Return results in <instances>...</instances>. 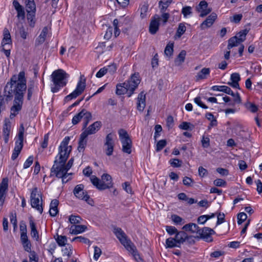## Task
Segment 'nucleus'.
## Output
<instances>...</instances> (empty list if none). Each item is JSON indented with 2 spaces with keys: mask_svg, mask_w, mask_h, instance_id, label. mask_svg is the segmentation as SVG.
<instances>
[{
  "mask_svg": "<svg viewBox=\"0 0 262 262\" xmlns=\"http://www.w3.org/2000/svg\"><path fill=\"white\" fill-rule=\"evenodd\" d=\"M70 138L66 137L62 142L61 143L59 147V154L56 157L54 161H57L56 167L61 168V169L68 171L72 166L74 162V159H70L67 164L66 162L69 158L70 152L71 151V146H68Z\"/></svg>",
  "mask_w": 262,
  "mask_h": 262,
  "instance_id": "f257e3e1",
  "label": "nucleus"
},
{
  "mask_svg": "<svg viewBox=\"0 0 262 262\" xmlns=\"http://www.w3.org/2000/svg\"><path fill=\"white\" fill-rule=\"evenodd\" d=\"M140 82L138 74H134L130 78L123 83H119L116 85V93L117 95H121L126 93L128 97H130L134 93V91L137 88Z\"/></svg>",
  "mask_w": 262,
  "mask_h": 262,
  "instance_id": "f03ea898",
  "label": "nucleus"
},
{
  "mask_svg": "<svg viewBox=\"0 0 262 262\" xmlns=\"http://www.w3.org/2000/svg\"><path fill=\"white\" fill-rule=\"evenodd\" d=\"M69 76V74L62 69L54 71L51 75L52 81L54 84V86L51 87L52 92L56 93L61 88L66 86Z\"/></svg>",
  "mask_w": 262,
  "mask_h": 262,
  "instance_id": "7ed1b4c3",
  "label": "nucleus"
},
{
  "mask_svg": "<svg viewBox=\"0 0 262 262\" xmlns=\"http://www.w3.org/2000/svg\"><path fill=\"white\" fill-rule=\"evenodd\" d=\"M102 125L100 121H96L90 125L88 127H86L84 130L81 134L78 142V150L79 152L83 151L86 145V137L90 135L95 134L99 130Z\"/></svg>",
  "mask_w": 262,
  "mask_h": 262,
  "instance_id": "20e7f679",
  "label": "nucleus"
},
{
  "mask_svg": "<svg viewBox=\"0 0 262 262\" xmlns=\"http://www.w3.org/2000/svg\"><path fill=\"white\" fill-rule=\"evenodd\" d=\"M83 119L82 130L85 129L90 121L92 119V114L83 108L79 113L75 115L72 120L73 125L78 123Z\"/></svg>",
  "mask_w": 262,
  "mask_h": 262,
  "instance_id": "39448f33",
  "label": "nucleus"
},
{
  "mask_svg": "<svg viewBox=\"0 0 262 262\" xmlns=\"http://www.w3.org/2000/svg\"><path fill=\"white\" fill-rule=\"evenodd\" d=\"M27 18L29 26L34 27L35 24L36 5L34 0H25Z\"/></svg>",
  "mask_w": 262,
  "mask_h": 262,
  "instance_id": "423d86ee",
  "label": "nucleus"
},
{
  "mask_svg": "<svg viewBox=\"0 0 262 262\" xmlns=\"http://www.w3.org/2000/svg\"><path fill=\"white\" fill-rule=\"evenodd\" d=\"M85 81L86 79L84 78V75H81L76 89L72 93L65 97V101H69L81 95L85 90L86 86Z\"/></svg>",
  "mask_w": 262,
  "mask_h": 262,
  "instance_id": "0eeeda50",
  "label": "nucleus"
},
{
  "mask_svg": "<svg viewBox=\"0 0 262 262\" xmlns=\"http://www.w3.org/2000/svg\"><path fill=\"white\" fill-rule=\"evenodd\" d=\"M84 186L82 184H79L75 186L73 190L74 194L79 199L84 200L89 204L93 206L94 201L90 198L86 192L83 190Z\"/></svg>",
  "mask_w": 262,
  "mask_h": 262,
  "instance_id": "6e6552de",
  "label": "nucleus"
},
{
  "mask_svg": "<svg viewBox=\"0 0 262 262\" xmlns=\"http://www.w3.org/2000/svg\"><path fill=\"white\" fill-rule=\"evenodd\" d=\"M113 232L125 248L133 243L129 239L127 238L126 234L121 228L115 227Z\"/></svg>",
  "mask_w": 262,
  "mask_h": 262,
  "instance_id": "1a4fd4ad",
  "label": "nucleus"
},
{
  "mask_svg": "<svg viewBox=\"0 0 262 262\" xmlns=\"http://www.w3.org/2000/svg\"><path fill=\"white\" fill-rule=\"evenodd\" d=\"M56 162L57 161H54V164L51 169V176H52L53 175L52 173H53L56 177L58 178H62V182L63 183H66L71 179V178L70 177L67 179L68 177V171L61 169V168H59L56 167Z\"/></svg>",
  "mask_w": 262,
  "mask_h": 262,
  "instance_id": "9d476101",
  "label": "nucleus"
},
{
  "mask_svg": "<svg viewBox=\"0 0 262 262\" xmlns=\"http://www.w3.org/2000/svg\"><path fill=\"white\" fill-rule=\"evenodd\" d=\"M38 189L37 187L33 189L31 193V205L33 208H36L40 213L43 211V208L41 205H40L39 197L41 196L37 193Z\"/></svg>",
  "mask_w": 262,
  "mask_h": 262,
  "instance_id": "9b49d317",
  "label": "nucleus"
},
{
  "mask_svg": "<svg viewBox=\"0 0 262 262\" xmlns=\"http://www.w3.org/2000/svg\"><path fill=\"white\" fill-rule=\"evenodd\" d=\"M114 135L112 133H110L107 135L104 145L106 146L105 149V153L107 156H111L113 154L114 147V141L113 140Z\"/></svg>",
  "mask_w": 262,
  "mask_h": 262,
  "instance_id": "f8f14e48",
  "label": "nucleus"
},
{
  "mask_svg": "<svg viewBox=\"0 0 262 262\" xmlns=\"http://www.w3.org/2000/svg\"><path fill=\"white\" fill-rule=\"evenodd\" d=\"M8 189V179L7 178H3L0 183V207L4 203Z\"/></svg>",
  "mask_w": 262,
  "mask_h": 262,
  "instance_id": "ddd939ff",
  "label": "nucleus"
},
{
  "mask_svg": "<svg viewBox=\"0 0 262 262\" xmlns=\"http://www.w3.org/2000/svg\"><path fill=\"white\" fill-rule=\"evenodd\" d=\"M198 233L200 238L204 239L206 242H211L213 239L211 235L214 234L215 231L209 227H204L201 229H199Z\"/></svg>",
  "mask_w": 262,
  "mask_h": 262,
  "instance_id": "4468645a",
  "label": "nucleus"
},
{
  "mask_svg": "<svg viewBox=\"0 0 262 262\" xmlns=\"http://www.w3.org/2000/svg\"><path fill=\"white\" fill-rule=\"evenodd\" d=\"M196 10L201 12L200 16L203 17L211 12L212 9L208 7V3L205 1H201L196 8Z\"/></svg>",
  "mask_w": 262,
  "mask_h": 262,
  "instance_id": "2eb2a0df",
  "label": "nucleus"
},
{
  "mask_svg": "<svg viewBox=\"0 0 262 262\" xmlns=\"http://www.w3.org/2000/svg\"><path fill=\"white\" fill-rule=\"evenodd\" d=\"M160 20V17L157 14H155L152 17L149 27V31L151 34H156L159 30Z\"/></svg>",
  "mask_w": 262,
  "mask_h": 262,
  "instance_id": "dca6fc26",
  "label": "nucleus"
},
{
  "mask_svg": "<svg viewBox=\"0 0 262 262\" xmlns=\"http://www.w3.org/2000/svg\"><path fill=\"white\" fill-rule=\"evenodd\" d=\"M217 18L215 13H212L202 23L201 28L202 29H205L210 27L213 24L214 21Z\"/></svg>",
  "mask_w": 262,
  "mask_h": 262,
  "instance_id": "f3484780",
  "label": "nucleus"
},
{
  "mask_svg": "<svg viewBox=\"0 0 262 262\" xmlns=\"http://www.w3.org/2000/svg\"><path fill=\"white\" fill-rule=\"evenodd\" d=\"M123 152L130 154L132 152V142L130 138L122 139L121 141Z\"/></svg>",
  "mask_w": 262,
  "mask_h": 262,
  "instance_id": "a211bd4d",
  "label": "nucleus"
},
{
  "mask_svg": "<svg viewBox=\"0 0 262 262\" xmlns=\"http://www.w3.org/2000/svg\"><path fill=\"white\" fill-rule=\"evenodd\" d=\"M137 108L139 111L142 112L145 107V94L144 92H141L137 98Z\"/></svg>",
  "mask_w": 262,
  "mask_h": 262,
  "instance_id": "6ab92c4d",
  "label": "nucleus"
},
{
  "mask_svg": "<svg viewBox=\"0 0 262 262\" xmlns=\"http://www.w3.org/2000/svg\"><path fill=\"white\" fill-rule=\"evenodd\" d=\"M244 41V38H238L236 36L230 38L228 40V44L227 49L231 50L235 47H237L241 45V43Z\"/></svg>",
  "mask_w": 262,
  "mask_h": 262,
  "instance_id": "aec40b11",
  "label": "nucleus"
},
{
  "mask_svg": "<svg viewBox=\"0 0 262 262\" xmlns=\"http://www.w3.org/2000/svg\"><path fill=\"white\" fill-rule=\"evenodd\" d=\"M127 251L132 253L133 256H134L135 259L137 262H143L142 259L141 258L140 255L139 254L137 248L135 245L132 243L129 246L125 248Z\"/></svg>",
  "mask_w": 262,
  "mask_h": 262,
  "instance_id": "412c9836",
  "label": "nucleus"
},
{
  "mask_svg": "<svg viewBox=\"0 0 262 262\" xmlns=\"http://www.w3.org/2000/svg\"><path fill=\"white\" fill-rule=\"evenodd\" d=\"M13 6L17 11V17L18 18H21L24 19L25 17V12L23 6L20 5L17 0L13 1Z\"/></svg>",
  "mask_w": 262,
  "mask_h": 262,
  "instance_id": "4be33fe9",
  "label": "nucleus"
},
{
  "mask_svg": "<svg viewBox=\"0 0 262 262\" xmlns=\"http://www.w3.org/2000/svg\"><path fill=\"white\" fill-rule=\"evenodd\" d=\"M211 90L213 91L223 92L231 96L234 95V93L233 92L231 89L229 87L226 85H214L211 87Z\"/></svg>",
  "mask_w": 262,
  "mask_h": 262,
  "instance_id": "5701e85b",
  "label": "nucleus"
},
{
  "mask_svg": "<svg viewBox=\"0 0 262 262\" xmlns=\"http://www.w3.org/2000/svg\"><path fill=\"white\" fill-rule=\"evenodd\" d=\"M86 229L85 225H73L70 228V233L76 235L84 232Z\"/></svg>",
  "mask_w": 262,
  "mask_h": 262,
  "instance_id": "b1692460",
  "label": "nucleus"
},
{
  "mask_svg": "<svg viewBox=\"0 0 262 262\" xmlns=\"http://www.w3.org/2000/svg\"><path fill=\"white\" fill-rule=\"evenodd\" d=\"M12 40L9 30L5 28L4 30V37L3 38L1 46L4 47L7 45L11 44Z\"/></svg>",
  "mask_w": 262,
  "mask_h": 262,
  "instance_id": "393cba45",
  "label": "nucleus"
},
{
  "mask_svg": "<svg viewBox=\"0 0 262 262\" xmlns=\"http://www.w3.org/2000/svg\"><path fill=\"white\" fill-rule=\"evenodd\" d=\"M47 32L48 29L47 27H44L42 30L41 31V33L35 40L36 46H38L45 42L47 36Z\"/></svg>",
  "mask_w": 262,
  "mask_h": 262,
  "instance_id": "a878e982",
  "label": "nucleus"
},
{
  "mask_svg": "<svg viewBox=\"0 0 262 262\" xmlns=\"http://www.w3.org/2000/svg\"><path fill=\"white\" fill-rule=\"evenodd\" d=\"M187 237V234L184 231H178L174 237L178 244L181 245L186 242V238Z\"/></svg>",
  "mask_w": 262,
  "mask_h": 262,
  "instance_id": "bb28decb",
  "label": "nucleus"
},
{
  "mask_svg": "<svg viewBox=\"0 0 262 262\" xmlns=\"http://www.w3.org/2000/svg\"><path fill=\"white\" fill-rule=\"evenodd\" d=\"M183 229L185 231H190L192 233H198L199 232V226L194 223H189L183 227Z\"/></svg>",
  "mask_w": 262,
  "mask_h": 262,
  "instance_id": "cd10ccee",
  "label": "nucleus"
},
{
  "mask_svg": "<svg viewBox=\"0 0 262 262\" xmlns=\"http://www.w3.org/2000/svg\"><path fill=\"white\" fill-rule=\"evenodd\" d=\"M102 184L105 185L106 189L110 188L112 187V179L110 175L108 174H103L102 176Z\"/></svg>",
  "mask_w": 262,
  "mask_h": 262,
  "instance_id": "c85d7f7f",
  "label": "nucleus"
},
{
  "mask_svg": "<svg viewBox=\"0 0 262 262\" xmlns=\"http://www.w3.org/2000/svg\"><path fill=\"white\" fill-rule=\"evenodd\" d=\"M30 226L31 228V236L32 237L35 238L36 241L39 239V234L37 230L35 223L32 219L29 221Z\"/></svg>",
  "mask_w": 262,
  "mask_h": 262,
  "instance_id": "c756f323",
  "label": "nucleus"
},
{
  "mask_svg": "<svg viewBox=\"0 0 262 262\" xmlns=\"http://www.w3.org/2000/svg\"><path fill=\"white\" fill-rule=\"evenodd\" d=\"M180 247L181 245L178 244L175 237H169L166 239L165 243V247L166 248H180Z\"/></svg>",
  "mask_w": 262,
  "mask_h": 262,
  "instance_id": "7c9ffc66",
  "label": "nucleus"
},
{
  "mask_svg": "<svg viewBox=\"0 0 262 262\" xmlns=\"http://www.w3.org/2000/svg\"><path fill=\"white\" fill-rule=\"evenodd\" d=\"M91 181L92 184L99 190L106 189L105 185H102L101 181L95 176L91 177Z\"/></svg>",
  "mask_w": 262,
  "mask_h": 262,
  "instance_id": "2f4dec72",
  "label": "nucleus"
},
{
  "mask_svg": "<svg viewBox=\"0 0 262 262\" xmlns=\"http://www.w3.org/2000/svg\"><path fill=\"white\" fill-rule=\"evenodd\" d=\"M210 73V69L207 68H203L196 75V80H200L207 78V76Z\"/></svg>",
  "mask_w": 262,
  "mask_h": 262,
  "instance_id": "473e14b6",
  "label": "nucleus"
},
{
  "mask_svg": "<svg viewBox=\"0 0 262 262\" xmlns=\"http://www.w3.org/2000/svg\"><path fill=\"white\" fill-rule=\"evenodd\" d=\"M179 127L180 129L183 130H191L193 128L194 125L189 122H183L181 124L179 125Z\"/></svg>",
  "mask_w": 262,
  "mask_h": 262,
  "instance_id": "72a5a7b5",
  "label": "nucleus"
},
{
  "mask_svg": "<svg viewBox=\"0 0 262 262\" xmlns=\"http://www.w3.org/2000/svg\"><path fill=\"white\" fill-rule=\"evenodd\" d=\"M173 43H169L167 45V46L165 47L164 53L167 56H171L173 51Z\"/></svg>",
  "mask_w": 262,
  "mask_h": 262,
  "instance_id": "f704fd0d",
  "label": "nucleus"
},
{
  "mask_svg": "<svg viewBox=\"0 0 262 262\" xmlns=\"http://www.w3.org/2000/svg\"><path fill=\"white\" fill-rule=\"evenodd\" d=\"M186 31V27L183 23H180L179 25L178 28L176 32V35L180 37Z\"/></svg>",
  "mask_w": 262,
  "mask_h": 262,
  "instance_id": "c9c22d12",
  "label": "nucleus"
},
{
  "mask_svg": "<svg viewBox=\"0 0 262 262\" xmlns=\"http://www.w3.org/2000/svg\"><path fill=\"white\" fill-rule=\"evenodd\" d=\"M69 221L72 224H77L80 223L81 218L78 215H71L69 216Z\"/></svg>",
  "mask_w": 262,
  "mask_h": 262,
  "instance_id": "e433bc0d",
  "label": "nucleus"
},
{
  "mask_svg": "<svg viewBox=\"0 0 262 262\" xmlns=\"http://www.w3.org/2000/svg\"><path fill=\"white\" fill-rule=\"evenodd\" d=\"M23 141H24V138L20 137L17 136V139L15 141V146L14 148L16 149H18L20 150H21L23 147Z\"/></svg>",
  "mask_w": 262,
  "mask_h": 262,
  "instance_id": "4c0bfd02",
  "label": "nucleus"
},
{
  "mask_svg": "<svg viewBox=\"0 0 262 262\" xmlns=\"http://www.w3.org/2000/svg\"><path fill=\"white\" fill-rule=\"evenodd\" d=\"M56 240L60 246H63L66 245L67 239L66 236L58 235Z\"/></svg>",
  "mask_w": 262,
  "mask_h": 262,
  "instance_id": "58836bf2",
  "label": "nucleus"
},
{
  "mask_svg": "<svg viewBox=\"0 0 262 262\" xmlns=\"http://www.w3.org/2000/svg\"><path fill=\"white\" fill-rule=\"evenodd\" d=\"M148 5L147 4H144L141 7L140 9V16L142 18H144L146 16V13L148 11Z\"/></svg>",
  "mask_w": 262,
  "mask_h": 262,
  "instance_id": "ea45409f",
  "label": "nucleus"
},
{
  "mask_svg": "<svg viewBox=\"0 0 262 262\" xmlns=\"http://www.w3.org/2000/svg\"><path fill=\"white\" fill-rule=\"evenodd\" d=\"M247 218V214L244 212H241L237 214V224H242Z\"/></svg>",
  "mask_w": 262,
  "mask_h": 262,
  "instance_id": "a19ab883",
  "label": "nucleus"
},
{
  "mask_svg": "<svg viewBox=\"0 0 262 262\" xmlns=\"http://www.w3.org/2000/svg\"><path fill=\"white\" fill-rule=\"evenodd\" d=\"M243 15L242 14H235L232 17H230V20L232 23L238 24L241 21Z\"/></svg>",
  "mask_w": 262,
  "mask_h": 262,
  "instance_id": "79ce46f5",
  "label": "nucleus"
},
{
  "mask_svg": "<svg viewBox=\"0 0 262 262\" xmlns=\"http://www.w3.org/2000/svg\"><path fill=\"white\" fill-rule=\"evenodd\" d=\"M171 219L172 221L176 224L182 225L184 223L183 222V219L176 214L172 215Z\"/></svg>",
  "mask_w": 262,
  "mask_h": 262,
  "instance_id": "37998d69",
  "label": "nucleus"
},
{
  "mask_svg": "<svg viewBox=\"0 0 262 262\" xmlns=\"http://www.w3.org/2000/svg\"><path fill=\"white\" fill-rule=\"evenodd\" d=\"M192 8L190 6H185L182 8V13L185 17L192 14Z\"/></svg>",
  "mask_w": 262,
  "mask_h": 262,
  "instance_id": "c03bdc74",
  "label": "nucleus"
},
{
  "mask_svg": "<svg viewBox=\"0 0 262 262\" xmlns=\"http://www.w3.org/2000/svg\"><path fill=\"white\" fill-rule=\"evenodd\" d=\"M213 184L217 187H225L227 182L222 179H216L213 181Z\"/></svg>",
  "mask_w": 262,
  "mask_h": 262,
  "instance_id": "a18cd8bd",
  "label": "nucleus"
},
{
  "mask_svg": "<svg viewBox=\"0 0 262 262\" xmlns=\"http://www.w3.org/2000/svg\"><path fill=\"white\" fill-rule=\"evenodd\" d=\"M246 108L252 113H255L258 110V107L252 103H247L246 104Z\"/></svg>",
  "mask_w": 262,
  "mask_h": 262,
  "instance_id": "49530a36",
  "label": "nucleus"
},
{
  "mask_svg": "<svg viewBox=\"0 0 262 262\" xmlns=\"http://www.w3.org/2000/svg\"><path fill=\"white\" fill-rule=\"evenodd\" d=\"M170 163L173 167H180L182 165V162L178 159H173L170 160Z\"/></svg>",
  "mask_w": 262,
  "mask_h": 262,
  "instance_id": "de8ad7c7",
  "label": "nucleus"
},
{
  "mask_svg": "<svg viewBox=\"0 0 262 262\" xmlns=\"http://www.w3.org/2000/svg\"><path fill=\"white\" fill-rule=\"evenodd\" d=\"M166 145V141L165 140H161L158 142L156 146V150L157 151L161 150Z\"/></svg>",
  "mask_w": 262,
  "mask_h": 262,
  "instance_id": "09e8293b",
  "label": "nucleus"
},
{
  "mask_svg": "<svg viewBox=\"0 0 262 262\" xmlns=\"http://www.w3.org/2000/svg\"><path fill=\"white\" fill-rule=\"evenodd\" d=\"M11 125L10 122H6L3 127V136L9 135L10 132Z\"/></svg>",
  "mask_w": 262,
  "mask_h": 262,
  "instance_id": "8fccbe9b",
  "label": "nucleus"
},
{
  "mask_svg": "<svg viewBox=\"0 0 262 262\" xmlns=\"http://www.w3.org/2000/svg\"><path fill=\"white\" fill-rule=\"evenodd\" d=\"M118 133L119 135V137H120L121 142L122 141V139H124L126 138H130L127 132L123 129H120L119 130Z\"/></svg>",
  "mask_w": 262,
  "mask_h": 262,
  "instance_id": "3c124183",
  "label": "nucleus"
},
{
  "mask_svg": "<svg viewBox=\"0 0 262 262\" xmlns=\"http://www.w3.org/2000/svg\"><path fill=\"white\" fill-rule=\"evenodd\" d=\"M74 241H78L79 242L83 243L84 244H87L90 242V241L89 239H88L84 237L81 236H77V237H75L74 238H73L72 240V242H74Z\"/></svg>",
  "mask_w": 262,
  "mask_h": 262,
  "instance_id": "603ef678",
  "label": "nucleus"
},
{
  "mask_svg": "<svg viewBox=\"0 0 262 262\" xmlns=\"http://www.w3.org/2000/svg\"><path fill=\"white\" fill-rule=\"evenodd\" d=\"M159 7L160 9V12L161 13H164L167 9V7L169 6V4H167L166 2H163L162 1H160L159 2Z\"/></svg>",
  "mask_w": 262,
  "mask_h": 262,
  "instance_id": "864d4df0",
  "label": "nucleus"
},
{
  "mask_svg": "<svg viewBox=\"0 0 262 262\" xmlns=\"http://www.w3.org/2000/svg\"><path fill=\"white\" fill-rule=\"evenodd\" d=\"M194 101L197 105H198L201 107L204 108V109L208 108V106L207 105H206L205 104H204L202 102L200 97H197L195 98L194 99Z\"/></svg>",
  "mask_w": 262,
  "mask_h": 262,
  "instance_id": "5fc2aeb1",
  "label": "nucleus"
},
{
  "mask_svg": "<svg viewBox=\"0 0 262 262\" xmlns=\"http://www.w3.org/2000/svg\"><path fill=\"white\" fill-rule=\"evenodd\" d=\"M33 157L32 156H30L24 164V168L26 169L29 167L33 163Z\"/></svg>",
  "mask_w": 262,
  "mask_h": 262,
  "instance_id": "6e6d98bb",
  "label": "nucleus"
},
{
  "mask_svg": "<svg viewBox=\"0 0 262 262\" xmlns=\"http://www.w3.org/2000/svg\"><path fill=\"white\" fill-rule=\"evenodd\" d=\"M166 231L169 235H173L176 234L178 230L174 227L167 226H166Z\"/></svg>",
  "mask_w": 262,
  "mask_h": 262,
  "instance_id": "4d7b16f0",
  "label": "nucleus"
},
{
  "mask_svg": "<svg viewBox=\"0 0 262 262\" xmlns=\"http://www.w3.org/2000/svg\"><path fill=\"white\" fill-rule=\"evenodd\" d=\"M186 55V52L185 50H182L180 52L177 57V60L180 62V63H182L184 61Z\"/></svg>",
  "mask_w": 262,
  "mask_h": 262,
  "instance_id": "13d9d810",
  "label": "nucleus"
},
{
  "mask_svg": "<svg viewBox=\"0 0 262 262\" xmlns=\"http://www.w3.org/2000/svg\"><path fill=\"white\" fill-rule=\"evenodd\" d=\"M29 260L30 262H38V258L34 251L30 252Z\"/></svg>",
  "mask_w": 262,
  "mask_h": 262,
  "instance_id": "bf43d9fd",
  "label": "nucleus"
},
{
  "mask_svg": "<svg viewBox=\"0 0 262 262\" xmlns=\"http://www.w3.org/2000/svg\"><path fill=\"white\" fill-rule=\"evenodd\" d=\"M107 71L108 69L105 67L101 68L97 73L96 76L98 78H101L107 73Z\"/></svg>",
  "mask_w": 262,
  "mask_h": 262,
  "instance_id": "052dcab7",
  "label": "nucleus"
},
{
  "mask_svg": "<svg viewBox=\"0 0 262 262\" xmlns=\"http://www.w3.org/2000/svg\"><path fill=\"white\" fill-rule=\"evenodd\" d=\"M122 187L128 193H132V189L128 182H126L122 184Z\"/></svg>",
  "mask_w": 262,
  "mask_h": 262,
  "instance_id": "680f3d73",
  "label": "nucleus"
},
{
  "mask_svg": "<svg viewBox=\"0 0 262 262\" xmlns=\"http://www.w3.org/2000/svg\"><path fill=\"white\" fill-rule=\"evenodd\" d=\"M161 17H160V20H162L163 24L164 25L167 22L168 19L170 17V14L168 13H162Z\"/></svg>",
  "mask_w": 262,
  "mask_h": 262,
  "instance_id": "e2e57ef3",
  "label": "nucleus"
},
{
  "mask_svg": "<svg viewBox=\"0 0 262 262\" xmlns=\"http://www.w3.org/2000/svg\"><path fill=\"white\" fill-rule=\"evenodd\" d=\"M183 184L187 186H191V183H194V181L190 178L185 177L183 180Z\"/></svg>",
  "mask_w": 262,
  "mask_h": 262,
  "instance_id": "0e129e2a",
  "label": "nucleus"
},
{
  "mask_svg": "<svg viewBox=\"0 0 262 262\" xmlns=\"http://www.w3.org/2000/svg\"><path fill=\"white\" fill-rule=\"evenodd\" d=\"M101 254V250L97 246L94 247V258L95 260H97Z\"/></svg>",
  "mask_w": 262,
  "mask_h": 262,
  "instance_id": "69168bd1",
  "label": "nucleus"
},
{
  "mask_svg": "<svg viewBox=\"0 0 262 262\" xmlns=\"http://www.w3.org/2000/svg\"><path fill=\"white\" fill-rule=\"evenodd\" d=\"M202 146L204 148H208L210 146V139L209 138L203 137L202 140Z\"/></svg>",
  "mask_w": 262,
  "mask_h": 262,
  "instance_id": "338daca9",
  "label": "nucleus"
},
{
  "mask_svg": "<svg viewBox=\"0 0 262 262\" xmlns=\"http://www.w3.org/2000/svg\"><path fill=\"white\" fill-rule=\"evenodd\" d=\"M230 79L232 82H238L241 80L240 75L238 73H234L231 75Z\"/></svg>",
  "mask_w": 262,
  "mask_h": 262,
  "instance_id": "774afa93",
  "label": "nucleus"
}]
</instances>
